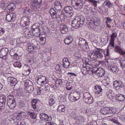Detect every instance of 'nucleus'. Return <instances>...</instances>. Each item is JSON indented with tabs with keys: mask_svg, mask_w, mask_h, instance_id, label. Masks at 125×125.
Segmentation results:
<instances>
[{
	"mask_svg": "<svg viewBox=\"0 0 125 125\" xmlns=\"http://www.w3.org/2000/svg\"><path fill=\"white\" fill-rule=\"evenodd\" d=\"M71 3L74 8L77 9L82 8L85 3L83 0H72Z\"/></svg>",
	"mask_w": 125,
	"mask_h": 125,
	"instance_id": "obj_1",
	"label": "nucleus"
},
{
	"mask_svg": "<svg viewBox=\"0 0 125 125\" xmlns=\"http://www.w3.org/2000/svg\"><path fill=\"white\" fill-rule=\"evenodd\" d=\"M91 71L93 74L97 75L99 77L103 76L105 73V71L102 68H98L96 67H94Z\"/></svg>",
	"mask_w": 125,
	"mask_h": 125,
	"instance_id": "obj_2",
	"label": "nucleus"
},
{
	"mask_svg": "<svg viewBox=\"0 0 125 125\" xmlns=\"http://www.w3.org/2000/svg\"><path fill=\"white\" fill-rule=\"evenodd\" d=\"M88 1L92 4L94 6L96 7L98 9V11H100L102 12H105L106 11V9L105 8L104 5L101 6H97V1L94 0H88Z\"/></svg>",
	"mask_w": 125,
	"mask_h": 125,
	"instance_id": "obj_3",
	"label": "nucleus"
},
{
	"mask_svg": "<svg viewBox=\"0 0 125 125\" xmlns=\"http://www.w3.org/2000/svg\"><path fill=\"white\" fill-rule=\"evenodd\" d=\"M50 13L53 18L59 20L62 13L57 10L56 11L53 8H51L50 10Z\"/></svg>",
	"mask_w": 125,
	"mask_h": 125,
	"instance_id": "obj_4",
	"label": "nucleus"
},
{
	"mask_svg": "<svg viewBox=\"0 0 125 125\" xmlns=\"http://www.w3.org/2000/svg\"><path fill=\"white\" fill-rule=\"evenodd\" d=\"M83 99L85 102L88 104H92L93 102V98L91 97L89 93L87 92L84 93L83 94Z\"/></svg>",
	"mask_w": 125,
	"mask_h": 125,
	"instance_id": "obj_5",
	"label": "nucleus"
},
{
	"mask_svg": "<svg viewBox=\"0 0 125 125\" xmlns=\"http://www.w3.org/2000/svg\"><path fill=\"white\" fill-rule=\"evenodd\" d=\"M100 111L101 113L104 115L110 114L113 113L114 109L112 107H105L101 108Z\"/></svg>",
	"mask_w": 125,
	"mask_h": 125,
	"instance_id": "obj_6",
	"label": "nucleus"
},
{
	"mask_svg": "<svg viewBox=\"0 0 125 125\" xmlns=\"http://www.w3.org/2000/svg\"><path fill=\"white\" fill-rule=\"evenodd\" d=\"M31 31L33 35L36 37H38L41 36L40 29L39 26L33 25L32 26Z\"/></svg>",
	"mask_w": 125,
	"mask_h": 125,
	"instance_id": "obj_7",
	"label": "nucleus"
},
{
	"mask_svg": "<svg viewBox=\"0 0 125 125\" xmlns=\"http://www.w3.org/2000/svg\"><path fill=\"white\" fill-rule=\"evenodd\" d=\"M46 80L47 79L45 76L40 75L37 79V83L39 85L42 86L47 83Z\"/></svg>",
	"mask_w": 125,
	"mask_h": 125,
	"instance_id": "obj_8",
	"label": "nucleus"
},
{
	"mask_svg": "<svg viewBox=\"0 0 125 125\" xmlns=\"http://www.w3.org/2000/svg\"><path fill=\"white\" fill-rule=\"evenodd\" d=\"M9 50L7 48H3L0 51V58L4 60H6L7 55L8 53Z\"/></svg>",
	"mask_w": 125,
	"mask_h": 125,
	"instance_id": "obj_9",
	"label": "nucleus"
},
{
	"mask_svg": "<svg viewBox=\"0 0 125 125\" xmlns=\"http://www.w3.org/2000/svg\"><path fill=\"white\" fill-rule=\"evenodd\" d=\"M16 16V14L14 13L7 14L6 17V19L8 22H13L14 21Z\"/></svg>",
	"mask_w": 125,
	"mask_h": 125,
	"instance_id": "obj_10",
	"label": "nucleus"
},
{
	"mask_svg": "<svg viewBox=\"0 0 125 125\" xmlns=\"http://www.w3.org/2000/svg\"><path fill=\"white\" fill-rule=\"evenodd\" d=\"M7 81L10 83V85L12 86L15 85L17 83L18 81L17 79L15 78L9 77L7 78Z\"/></svg>",
	"mask_w": 125,
	"mask_h": 125,
	"instance_id": "obj_11",
	"label": "nucleus"
},
{
	"mask_svg": "<svg viewBox=\"0 0 125 125\" xmlns=\"http://www.w3.org/2000/svg\"><path fill=\"white\" fill-rule=\"evenodd\" d=\"M64 10V11L67 14H69L70 16L73 14V11L72 7L70 6H68L65 7Z\"/></svg>",
	"mask_w": 125,
	"mask_h": 125,
	"instance_id": "obj_12",
	"label": "nucleus"
},
{
	"mask_svg": "<svg viewBox=\"0 0 125 125\" xmlns=\"http://www.w3.org/2000/svg\"><path fill=\"white\" fill-rule=\"evenodd\" d=\"M23 71L24 75H28L31 71L30 67L27 65H25L23 67Z\"/></svg>",
	"mask_w": 125,
	"mask_h": 125,
	"instance_id": "obj_13",
	"label": "nucleus"
},
{
	"mask_svg": "<svg viewBox=\"0 0 125 125\" xmlns=\"http://www.w3.org/2000/svg\"><path fill=\"white\" fill-rule=\"evenodd\" d=\"M7 105L10 109H13L16 106V101L15 100L7 101Z\"/></svg>",
	"mask_w": 125,
	"mask_h": 125,
	"instance_id": "obj_14",
	"label": "nucleus"
},
{
	"mask_svg": "<svg viewBox=\"0 0 125 125\" xmlns=\"http://www.w3.org/2000/svg\"><path fill=\"white\" fill-rule=\"evenodd\" d=\"M108 69L109 70H111L113 72L115 73H117L119 70L117 66L116 65H112L110 66H109Z\"/></svg>",
	"mask_w": 125,
	"mask_h": 125,
	"instance_id": "obj_15",
	"label": "nucleus"
},
{
	"mask_svg": "<svg viewBox=\"0 0 125 125\" xmlns=\"http://www.w3.org/2000/svg\"><path fill=\"white\" fill-rule=\"evenodd\" d=\"M60 30L62 34H65L68 31V28L65 25H62L60 26Z\"/></svg>",
	"mask_w": 125,
	"mask_h": 125,
	"instance_id": "obj_16",
	"label": "nucleus"
},
{
	"mask_svg": "<svg viewBox=\"0 0 125 125\" xmlns=\"http://www.w3.org/2000/svg\"><path fill=\"white\" fill-rule=\"evenodd\" d=\"M77 18L75 17V18L72 21V26L75 28L77 29L79 26L80 27L79 23L78 22Z\"/></svg>",
	"mask_w": 125,
	"mask_h": 125,
	"instance_id": "obj_17",
	"label": "nucleus"
},
{
	"mask_svg": "<svg viewBox=\"0 0 125 125\" xmlns=\"http://www.w3.org/2000/svg\"><path fill=\"white\" fill-rule=\"evenodd\" d=\"M76 17L77 18V19L78 22L80 24V27L82 26L84 23L85 18L84 17L82 16H76Z\"/></svg>",
	"mask_w": 125,
	"mask_h": 125,
	"instance_id": "obj_18",
	"label": "nucleus"
},
{
	"mask_svg": "<svg viewBox=\"0 0 125 125\" xmlns=\"http://www.w3.org/2000/svg\"><path fill=\"white\" fill-rule=\"evenodd\" d=\"M62 62L64 67L67 68L69 67L70 62L69 61V60L67 58H64L62 60Z\"/></svg>",
	"mask_w": 125,
	"mask_h": 125,
	"instance_id": "obj_19",
	"label": "nucleus"
},
{
	"mask_svg": "<svg viewBox=\"0 0 125 125\" xmlns=\"http://www.w3.org/2000/svg\"><path fill=\"white\" fill-rule=\"evenodd\" d=\"M116 99L120 101H123L125 100V96L122 94H118L115 96Z\"/></svg>",
	"mask_w": 125,
	"mask_h": 125,
	"instance_id": "obj_20",
	"label": "nucleus"
},
{
	"mask_svg": "<svg viewBox=\"0 0 125 125\" xmlns=\"http://www.w3.org/2000/svg\"><path fill=\"white\" fill-rule=\"evenodd\" d=\"M73 39L71 37L68 36L64 40V43L65 44L69 45L71 43L73 42Z\"/></svg>",
	"mask_w": 125,
	"mask_h": 125,
	"instance_id": "obj_21",
	"label": "nucleus"
},
{
	"mask_svg": "<svg viewBox=\"0 0 125 125\" xmlns=\"http://www.w3.org/2000/svg\"><path fill=\"white\" fill-rule=\"evenodd\" d=\"M42 2V0H33V6L36 8H39Z\"/></svg>",
	"mask_w": 125,
	"mask_h": 125,
	"instance_id": "obj_22",
	"label": "nucleus"
},
{
	"mask_svg": "<svg viewBox=\"0 0 125 125\" xmlns=\"http://www.w3.org/2000/svg\"><path fill=\"white\" fill-rule=\"evenodd\" d=\"M54 8L57 10H60L62 9V5L59 1H56L54 2Z\"/></svg>",
	"mask_w": 125,
	"mask_h": 125,
	"instance_id": "obj_23",
	"label": "nucleus"
},
{
	"mask_svg": "<svg viewBox=\"0 0 125 125\" xmlns=\"http://www.w3.org/2000/svg\"><path fill=\"white\" fill-rule=\"evenodd\" d=\"M38 102H39V101L38 100H37L35 99H33L31 101L32 106L35 110L37 108L38 104Z\"/></svg>",
	"mask_w": 125,
	"mask_h": 125,
	"instance_id": "obj_24",
	"label": "nucleus"
},
{
	"mask_svg": "<svg viewBox=\"0 0 125 125\" xmlns=\"http://www.w3.org/2000/svg\"><path fill=\"white\" fill-rule=\"evenodd\" d=\"M57 111L59 113L64 112L65 111V108L64 105H59L57 109Z\"/></svg>",
	"mask_w": 125,
	"mask_h": 125,
	"instance_id": "obj_25",
	"label": "nucleus"
},
{
	"mask_svg": "<svg viewBox=\"0 0 125 125\" xmlns=\"http://www.w3.org/2000/svg\"><path fill=\"white\" fill-rule=\"evenodd\" d=\"M95 89L97 90L96 91H94L95 93L99 94H102V89L101 86L99 85H97L95 87Z\"/></svg>",
	"mask_w": 125,
	"mask_h": 125,
	"instance_id": "obj_26",
	"label": "nucleus"
},
{
	"mask_svg": "<svg viewBox=\"0 0 125 125\" xmlns=\"http://www.w3.org/2000/svg\"><path fill=\"white\" fill-rule=\"evenodd\" d=\"M84 44L85 45H87V43L86 42L85 40L82 38H80L79 39L78 45L80 46H82L84 45Z\"/></svg>",
	"mask_w": 125,
	"mask_h": 125,
	"instance_id": "obj_27",
	"label": "nucleus"
},
{
	"mask_svg": "<svg viewBox=\"0 0 125 125\" xmlns=\"http://www.w3.org/2000/svg\"><path fill=\"white\" fill-rule=\"evenodd\" d=\"M104 5L106 6L108 8H110L112 7L113 5L112 3L110 2V1L108 0H106L103 3Z\"/></svg>",
	"mask_w": 125,
	"mask_h": 125,
	"instance_id": "obj_28",
	"label": "nucleus"
},
{
	"mask_svg": "<svg viewBox=\"0 0 125 125\" xmlns=\"http://www.w3.org/2000/svg\"><path fill=\"white\" fill-rule=\"evenodd\" d=\"M15 6L13 3H10L7 6V8L9 10L12 11L15 8Z\"/></svg>",
	"mask_w": 125,
	"mask_h": 125,
	"instance_id": "obj_29",
	"label": "nucleus"
},
{
	"mask_svg": "<svg viewBox=\"0 0 125 125\" xmlns=\"http://www.w3.org/2000/svg\"><path fill=\"white\" fill-rule=\"evenodd\" d=\"M100 19L99 17H95L93 20L95 24V26H97L100 24L101 23Z\"/></svg>",
	"mask_w": 125,
	"mask_h": 125,
	"instance_id": "obj_30",
	"label": "nucleus"
},
{
	"mask_svg": "<svg viewBox=\"0 0 125 125\" xmlns=\"http://www.w3.org/2000/svg\"><path fill=\"white\" fill-rule=\"evenodd\" d=\"M121 65L123 70L125 69V58H122L120 60Z\"/></svg>",
	"mask_w": 125,
	"mask_h": 125,
	"instance_id": "obj_31",
	"label": "nucleus"
},
{
	"mask_svg": "<svg viewBox=\"0 0 125 125\" xmlns=\"http://www.w3.org/2000/svg\"><path fill=\"white\" fill-rule=\"evenodd\" d=\"M26 92L27 93H31L34 90V86H30L25 87Z\"/></svg>",
	"mask_w": 125,
	"mask_h": 125,
	"instance_id": "obj_32",
	"label": "nucleus"
},
{
	"mask_svg": "<svg viewBox=\"0 0 125 125\" xmlns=\"http://www.w3.org/2000/svg\"><path fill=\"white\" fill-rule=\"evenodd\" d=\"M28 115H29L31 118L33 119H36L37 120V114L34 112H29Z\"/></svg>",
	"mask_w": 125,
	"mask_h": 125,
	"instance_id": "obj_33",
	"label": "nucleus"
},
{
	"mask_svg": "<svg viewBox=\"0 0 125 125\" xmlns=\"http://www.w3.org/2000/svg\"><path fill=\"white\" fill-rule=\"evenodd\" d=\"M114 48V51L118 53L120 52V51L122 50V48L120 47L117 45H115V47Z\"/></svg>",
	"mask_w": 125,
	"mask_h": 125,
	"instance_id": "obj_34",
	"label": "nucleus"
},
{
	"mask_svg": "<svg viewBox=\"0 0 125 125\" xmlns=\"http://www.w3.org/2000/svg\"><path fill=\"white\" fill-rule=\"evenodd\" d=\"M33 83L29 80H28L27 81L25 82L24 84L25 87L33 86Z\"/></svg>",
	"mask_w": 125,
	"mask_h": 125,
	"instance_id": "obj_35",
	"label": "nucleus"
},
{
	"mask_svg": "<svg viewBox=\"0 0 125 125\" xmlns=\"http://www.w3.org/2000/svg\"><path fill=\"white\" fill-rule=\"evenodd\" d=\"M53 96H51L49 97V103L50 106H52L53 104L55 103V101L53 99Z\"/></svg>",
	"mask_w": 125,
	"mask_h": 125,
	"instance_id": "obj_36",
	"label": "nucleus"
},
{
	"mask_svg": "<svg viewBox=\"0 0 125 125\" xmlns=\"http://www.w3.org/2000/svg\"><path fill=\"white\" fill-rule=\"evenodd\" d=\"M16 99L14 97V96L12 94H9L7 98V101L15 100Z\"/></svg>",
	"mask_w": 125,
	"mask_h": 125,
	"instance_id": "obj_37",
	"label": "nucleus"
},
{
	"mask_svg": "<svg viewBox=\"0 0 125 125\" xmlns=\"http://www.w3.org/2000/svg\"><path fill=\"white\" fill-rule=\"evenodd\" d=\"M76 120H78L80 122H83L84 120L85 117L79 115L75 118Z\"/></svg>",
	"mask_w": 125,
	"mask_h": 125,
	"instance_id": "obj_38",
	"label": "nucleus"
},
{
	"mask_svg": "<svg viewBox=\"0 0 125 125\" xmlns=\"http://www.w3.org/2000/svg\"><path fill=\"white\" fill-rule=\"evenodd\" d=\"M111 39L110 41L109 44L111 45L112 47H115V44H114V38L111 37Z\"/></svg>",
	"mask_w": 125,
	"mask_h": 125,
	"instance_id": "obj_39",
	"label": "nucleus"
},
{
	"mask_svg": "<svg viewBox=\"0 0 125 125\" xmlns=\"http://www.w3.org/2000/svg\"><path fill=\"white\" fill-rule=\"evenodd\" d=\"M88 25L91 29H93L94 27V26H95V24L93 20H91L89 22Z\"/></svg>",
	"mask_w": 125,
	"mask_h": 125,
	"instance_id": "obj_40",
	"label": "nucleus"
},
{
	"mask_svg": "<svg viewBox=\"0 0 125 125\" xmlns=\"http://www.w3.org/2000/svg\"><path fill=\"white\" fill-rule=\"evenodd\" d=\"M13 65L14 67L19 68H20L21 66V63L19 62H15Z\"/></svg>",
	"mask_w": 125,
	"mask_h": 125,
	"instance_id": "obj_41",
	"label": "nucleus"
},
{
	"mask_svg": "<svg viewBox=\"0 0 125 125\" xmlns=\"http://www.w3.org/2000/svg\"><path fill=\"white\" fill-rule=\"evenodd\" d=\"M47 116V115L44 113H42L40 114L39 117L40 119L43 120H44L45 118H46Z\"/></svg>",
	"mask_w": 125,
	"mask_h": 125,
	"instance_id": "obj_42",
	"label": "nucleus"
},
{
	"mask_svg": "<svg viewBox=\"0 0 125 125\" xmlns=\"http://www.w3.org/2000/svg\"><path fill=\"white\" fill-rule=\"evenodd\" d=\"M62 81L60 79L57 80L55 83V86L56 87H58L62 84Z\"/></svg>",
	"mask_w": 125,
	"mask_h": 125,
	"instance_id": "obj_43",
	"label": "nucleus"
},
{
	"mask_svg": "<svg viewBox=\"0 0 125 125\" xmlns=\"http://www.w3.org/2000/svg\"><path fill=\"white\" fill-rule=\"evenodd\" d=\"M81 71L82 73L84 75H85L88 73L87 69L85 67H83L81 69Z\"/></svg>",
	"mask_w": 125,
	"mask_h": 125,
	"instance_id": "obj_44",
	"label": "nucleus"
},
{
	"mask_svg": "<svg viewBox=\"0 0 125 125\" xmlns=\"http://www.w3.org/2000/svg\"><path fill=\"white\" fill-rule=\"evenodd\" d=\"M0 102L5 103L6 102V97L5 96H1L0 97Z\"/></svg>",
	"mask_w": 125,
	"mask_h": 125,
	"instance_id": "obj_45",
	"label": "nucleus"
},
{
	"mask_svg": "<svg viewBox=\"0 0 125 125\" xmlns=\"http://www.w3.org/2000/svg\"><path fill=\"white\" fill-rule=\"evenodd\" d=\"M47 116L46 118H45L44 120V121H51L52 120V116L50 115H47Z\"/></svg>",
	"mask_w": 125,
	"mask_h": 125,
	"instance_id": "obj_46",
	"label": "nucleus"
},
{
	"mask_svg": "<svg viewBox=\"0 0 125 125\" xmlns=\"http://www.w3.org/2000/svg\"><path fill=\"white\" fill-rule=\"evenodd\" d=\"M23 31L25 35H27L30 34L31 31H30L27 28L24 29L23 30Z\"/></svg>",
	"mask_w": 125,
	"mask_h": 125,
	"instance_id": "obj_47",
	"label": "nucleus"
},
{
	"mask_svg": "<svg viewBox=\"0 0 125 125\" xmlns=\"http://www.w3.org/2000/svg\"><path fill=\"white\" fill-rule=\"evenodd\" d=\"M95 54H96V58L97 57L99 58H101L103 56V55L101 53L98 52H95Z\"/></svg>",
	"mask_w": 125,
	"mask_h": 125,
	"instance_id": "obj_48",
	"label": "nucleus"
},
{
	"mask_svg": "<svg viewBox=\"0 0 125 125\" xmlns=\"http://www.w3.org/2000/svg\"><path fill=\"white\" fill-rule=\"evenodd\" d=\"M40 39L42 43L43 44H44L46 41V37H40Z\"/></svg>",
	"mask_w": 125,
	"mask_h": 125,
	"instance_id": "obj_49",
	"label": "nucleus"
},
{
	"mask_svg": "<svg viewBox=\"0 0 125 125\" xmlns=\"http://www.w3.org/2000/svg\"><path fill=\"white\" fill-rule=\"evenodd\" d=\"M5 103L0 102V111H1L4 108Z\"/></svg>",
	"mask_w": 125,
	"mask_h": 125,
	"instance_id": "obj_50",
	"label": "nucleus"
},
{
	"mask_svg": "<svg viewBox=\"0 0 125 125\" xmlns=\"http://www.w3.org/2000/svg\"><path fill=\"white\" fill-rule=\"evenodd\" d=\"M70 115L74 119L76 120L75 118H76L77 116L76 115V113L74 112H72L70 114Z\"/></svg>",
	"mask_w": 125,
	"mask_h": 125,
	"instance_id": "obj_51",
	"label": "nucleus"
},
{
	"mask_svg": "<svg viewBox=\"0 0 125 125\" xmlns=\"http://www.w3.org/2000/svg\"><path fill=\"white\" fill-rule=\"evenodd\" d=\"M95 52L94 53H92L90 56V59L94 60L96 58V54H95Z\"/></svg>",
	"mask_w": 125,
	"mask_h": 125,
	"instance_id": "obj_52",
	"label": "nucleus"
},
{
	"mask_svg": "<svg viewBox=\"0 0 125 125\" xmlns=\"http://www.w3.org/2000/svg\"><path fill=\"white\" fill-rule=\"evenodd\" d=\"M69 99L72 102H74L76 101V99L75 98V96H73L72 97H70V96L69 97Z\"/></svg>",
	"mask_w": 125,
	"mask_h": 125,
	"instance_id": "obj_53",
	"label": "nucleus"
},
{
	"mask_svg": "<svg viewBox=\"0 0 125 125\" xmlns=\"http://www.w3.org/2000/svg\"><path fill=\"white\" fill-rule=\"evenodd\" d=\"M5 30L4 28H0V36L3 35L5 32Z\"/></svg>",
	"mask_w": 125,
	"mask_h": 125,
	"instance_id": "obj_54",
	"label": "nucleus"
},
{
	"mask_svg": "<svg viewBox=\"0 0 125 125\" xmlns=\"http://www.w3.org/2000/svg\"><path fill=\"white\" fill-rule=\"evenodd\" d=\"M111 120L113 121L114 123H116L117 125H122L120 123L118 122L117 120H116L115 119H112Z\"/></svg>",
	"mask_w": 125,
	"mask_h": 125,
	"instance_id": "obj_55",
	"label": "nucleus"
},
{
	"mask_svg": "<svg viewBox=\"0 0 125 125\" xmlns=\"http://www.w3.org/2000/svg\"><path fill=\"white\" fill-rule=\"evenodd\" d=\"M10 55L12 56L14 55L16 53L14 52V51L13 50H11L10 52Z\"/></svg>",
	"mask_w": 125,
	"mask_h": 125,
	"instance_id": "obj_56",
	"label": "nucleus"
},
{
	"mask_svg": "<svg viewBox=\"0 0 125 125\" xmlns=\"http://www.w3.org/2000/svg\"><path fill=\"white\" fill-rule=\"evenodd\" d=\"M60 67V66L59 65H57L55 67V69L57 70L60 71V73L61 72L62 73V70Z\"/></svg>",
	"mask_w": 125,
	"mask_h": 125,
	"instance_id": "obj_57",
	"label": "nucleus"
},
{
	"mask_svg": "<svg viewBox=\"0 0 125 125\" xmlns=\"http://www.w3.org/2000/svg\"><path fill=\"white\" fill-rule=\"evenodd\" d=\"M117 85L121 88L123 87L124 86V84L121 81H119Z\"/></svg>",
	"mask_w": 125,
	"mask_h": 125,
	"instance_id": "obj_58",
	"label": "nucleus"
},
{
	"mask_svg": "<svg viewBox=\"0 0 125 125\" xmlns=\"http://www.w3.org/2000/svg\"><path fill=\"white\" fill-rule=\"evenodd\" d=\"M12 58L14 60H17L19 58V57L18 54H16L14 55L12 57Z\"/></svg>",
	"mask_w": 125,
	"mask_h": 125,
	"instance_id": "obj_59",
	"label": "nucleus"
},
{
	"mask_svg": "<svg viewBox=\"0 0 125 125\" xmlns=\"http://www.w3.org/2000/svg\"><path fill=\"white\" fill-rule=\"evenodd\" d=\"M45 125H54L53 122H49L46 123Z\"/></svg>",
	"mask_w": 125,
	"mask_h": 125,
	"instance_id": "obj_60",
	"label": "nucleus"
},
{
	"mask_svg": "<svg viewBox=\"0 0 125 125\" xmlns=\"http://www.w3.org/2000/svg\"><path fill=\"white\" fill-rule=\"evenodd\" d=\"M111 36L114 38H115L117 36V34L116 33L113 32Z\"/></svg>",
	"mask_w": 125,
	"mask_h": 125,
	"instance_id": "obj_61",
	"label": "nucleus"
},
{
	"mask_svg": "<svg viewBox=\"0 0 125 125\" xmlns=\"http://www.w3.org/2000/svg\"><path fill=\"white\" fill-rule=\"evenodd\" d=\"M108 47H107V51H106V53L105 54V56H108L109 55V49H108Z\"/></svg>",
	"mask_w": 125,
	"mask_h": 125,
	"instance_id": "obj_62",
	"label": "nucleus"
},
{
	"mask_svg": "<svg viewBox=\"0 0 125 125\" xmlns=\"http://www.w3.org/2000/svg\"><path fill=\"white\" fill-rule=\"evenodd\" d=\"M119 81H117V80L115 81L113 83V84L114 86H116L118 84V83Z\"/></svg>",
	"mask_w": 125,
	"mask_h": 125,
	"instance_id": "obj_63",
	"label": "nucleus"
},
{
	"mask_svg": "<svg viewBox=\"0 0 125 125\" xmlns=\"http://www.w3.org/2000/svg\"><path fill=\"white\" fill-rule=\"evenodd\" d=\"M45 90L47 91H50V87L48 86H45Z\"/></svg>",
	"mask_w": 125,
	"mask_h": 125,
	"instance_id": "obj_64",
	"label": "nucleus"
}]
</instances>
